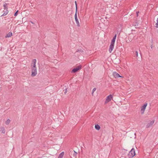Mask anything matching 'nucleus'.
<instances>
[{
    "label": "nucleus",
    "instance_id": "dca6fc26",
    "mask_svg": "<svg viewBox=\"0 0 158 158\" xmlns=\"http://www.w3.org/2000/svg\"><path fill=\"white\" fill-rule=\"evenodd\" d=\"M36 61V60L35 59H34L32 60V63H33V66H36L35 64Z\"/></svg>",
    "mask_w": 158,
    "mask_h": 158
},
{
    "label": "nucleus",
    "instance_id": "4468645a",
    "mask_svg": "<svg viewBox=\"0 0 158 158\" xmlns=\"http://www.w3.org/2000/svg\"><path fill=\"white\" fill-rule=\"evenodd\" d=\"M95 129L98 130H99L100 128V126L98 124L95 125Z\"/></svg>",
    "mask_w": 158,
    "mask_h": 158
},
{
    "label": "nucleus",
    "instance_id": "5701e85b",
    "mask_svg": "<svg viewBox=\"0 0 158 158\" xmlns=\"http://www.w3.org/2000/svg\"><path fill=\"white\" fill-rule=\"evenodd\" d=\"M116 36H117V35L116 34H115L114 36L113 37V39H114L115 40H116Z\"/></svg>",
    "mask_w": 158,
    "mask_h": 158
},
{
    "label": "nucleus",
    "instance_id": "423d86ee",
    "mask_svg": "<svg viewBox=\"0 0 158 158\" xmlns=\"http://www.w3.org/2000/svg\"><path fill=\"white\" fill-rule=\"evenodd\" d=\"M113 98V96L110 94L106 98L105 103H107L111 101V99Z\"/></svg>",
    "mask_w": 158,
    "mask_h": 158
},
{
    "label": "nucleus",
    "instance_id": "20e7f679",
    "mask_svg": "<svg viewBox=\"0 0 158 158\" xmlns=\"http://www.w3.org/2000/svg\"><path fill=\"white\" fill-rule=\"evenodd\" d=\"M81 69V65L77 66L76 68H74L71 71L72 73H75L78 71L79 70Z\"/></svg>",
    "mask_w": 158,
    "mask_h": 158
},
{
    "label": "nucleus",
    "instance_id": "2eb2a0df",
    "mask_svg": "<svg viewBox=\"0 0 158 158\" xmlns=\"http://www.w3.org/2000/svg\"><path fill=\"white\" fill-rule=\"evenodd\" d=\"M71 152L72 153H73V156L74 157H76V156L77 154V152H75L74 151H73L72 152Z\"/></svg>",
    "mask_w": 158,
    "mask_h": 158
},
{
    "label": "nucleus",
    "instance_id": "c85d7f7f",
    "mask_svg": "<svg viewBox=\"0 0 158 158\" xmlns=\"http://www.w3.org/2000/svg\"><path fill=\"white\" fill-rule=\"evenodd\" d=\"M31 23L32 24H34L32 22H31Z\"/></svg>",
    "mask_w": 158,
    "mask_h": 158
},
{
    "label": "nucleus",
    "instance_id": "bb28decb",
    "mask_svg": "<svg viewBox=\"0 0 158 158\" xmlns=\"http://www.w3.org/2000/svg\"><path fill=\"white\" fill-rule=\"evenodd\" d=\"M66 92H67V89H66V90H65V92L64 93V94H65L66 93Z\"/></svg>",
    "mask_w": 158,
    "mask_h": 158
},
{
    "label": "nucleus",
    "instance_id": "412c9836",
    "mask_svg": "<svg viewBox=\"0 0 158 158\" xmlns=\"http://www.w3.org/2000/svg\"><path fill=\"white\" fill-rule=\"evenodd\" d=\"M96 88H94L93 89V90H92V95H93V93H94V92L96 91Z\"/></svg>",
    "mask_w": 158,
    "mask_h": 158
},
{
    "label": "nucleus",
    "instance_id": "393cba45",
    "mask_svg": "<svg viewBox=\"0 0 158 158\" xmlns=\"http://www.w3.org/2000/svg\"><path fill=\"white\" fill-rule=\"evenodd\" d=\"M139 13V12L137 11L136 12V16L137 17H138V16Z\"/></svg>",
    "mask_w": 158,
    "mask_h": 158
},
{
    "label": "nucleus",
    "instance_id": "cd10ccee",
    "mask_svg": "<svg viewBox=\"0 0 158 158\" xmlns=\"http://www.w3.org/2000/svg\"><path fill=\"white\" fill-rule=\"evenodd\" d=\"M152 45H151V48H152Z\"/></svg>",
    "mask_w": 158,
    "mask_h": 158
},
{
    "label": "nucleus",
    "instance_id": "0eeeda50",
    "mask_svg": "<svg viewBox=\"0 0 158 158\" xmlns=\"http://www.w3.org/2000/svg\"><path fill=\"white\" fill-rule=\"evenodd\" d=\"M113 75L115 78H118V77H122L120 76L119 74L116 72H114L113 73Z\"/></svg>",
    "mask_w": 158,
    "mask_h": 158
},
{
    "label": "nucleus",
    "instance_id": "7ed1b4c3",
    "mask_svg": "<svg viewBox=\"0 0 158 158\" xmlns=\"http://www.w3.org/2000/svg\"><path fill=\"white\" fill-rule=\"evenodd\" d=\"M135 155V149L132 148L129 152L128 154V157L129 158H131L134 157Z\"/></svg>",
    "mask_w": 158,
    "mask_h": 158
},
{
    "label": "nucleus",
    "instance_id": "f257e3e1",
    "mask_svg": "<svg viewBox=\"0 0 158 158\" xmlns=\"http://www.w3.org/2000/svg\"><path fill=\"white\" fill-rule=\"evenodd\" d=\"M115 40V39H112L111 40L110 44V46L109 48V52L110 53L113 50L114 48Z\"/></svg>",
    "mask_w": 158,
    "mask_h": 158
},
{
    "label": "nucleus",
    "instance_id": "6ab92c4d",
    "mask_svg": "<svg viewBox=\"0 0 158 158\" xmlns=\"http://www.w3.org/2000/svg\"><path fill=\"white\" fill-rule=\"evenodd\" d=\"M77 10L76 9V13L75 14V16H74L75 19H78L77 18Z\"/></svg>",
    "mask_w": 158,
    "mask_h": 158
},
{
    "label": "nucleus",
    "instance_id": "f3484780",
    "mask_svg": "<svg viewBox=\"0 0 158 158\" xmlns=\"http://www.w3.org/2000/svg\"><path fill=\"white\" fill-rule=\"evenodd\" d=\"M10 120L9 119H8L6 122V124L7 125H8L10 122Z\"/></svg>",
    "mask_w": 158,
    "mask_h": 158
},
{
    "label": "nucleus",
    "instance_id": "aec40b11",
    "mask_svg": "<svg viewBox=\"0 0 158 158\" xmlns=\"http://www.w3.org/2000/svg\"><path fill=\"white\" fill-rule=\"evenodd\" d=\"M157 23H156V28H157L158 27V18L157 19Z\"/></svg>",
    "mask_w": 158,
    "mask_h": 158
},
{
    "label": "nucleus",
    "instance_id": "f8f14e48",
    "mask_svg": "<svg viewBox=\"0 0 158 158\" xmlns=\"http://www.w3.org/2000/svg\"><path fill=\"white\" fill-rule=\"evenodd\" d=\"M0 131H2V132L4 134L5 133L6 131L5 130V127H1L0 128Z\"/></svg>",
    "mask_w": 158,
    "mask_h": 158
},
{
    "label": "nucleus",
    "instance_id": "ddd939ff",
    "mask_svg": "<svg viewBox=\"0 0 158 158\" xmlns=\"http://www.w3.org/2000/svg\"><path fill=\"white\" fill-rule=\"evenodd\" d=\"M76 23L77 24V26L78 27H80V26L79 23V20L78 19H75Z\"/></svg>",
    "mask_w": 158,
    "mask_h": 158
},
{
    "label": "nucleus",
    "instance_id": "a878e982",
    "mask_svg": "<svg viewBox=\"0 0 158 158\" xmlns=\"http://www.w3.org/2000/svg\"><path fill=\"white\" fill-rule=\"evenodd\" d=\"M75 4H76V9L77 10V4L76 1L75 2Z\"/></svg>",
    "mask_w": 158,
    "mask_h": 158
},
{
    "label": "nucleus",
    "instance_id": "9d476101",
    "mask_svg": "<svg viewBox=\"0 0 158 158\" xmlns=\"http://www.w3.org/2000/svg\"><path fill=\"white\" fill-rule=\"evenodd\" d=\"M64 154V152H62L59 154L58 158H63Z\"/></svg>",
    "mask_w": 158,
    "mask_h": 158
},
{
    "label": "nucleus",
    "instance_id": "b1692460",
    "mask_svg": "<svg viewBox=\"0 0 158 158\" xmlns=\"http://www.w3.org/2000/svg\"><path fill=\"white\" fill-rule=\"evenodd\" d=\"M135 53H136V56H138V52L137 51L135 52Z\"/></svg>",
    "mask_w": 158,
    "mask_h": 158
},
{
    "label": "nucleus",
    "instance_id": "39448f33",
    "mask_svg": "<svg viewBox=\"0 0 158 158\" xmlns=\"http://www.w3.org/2000/svg\"><path fill=\"white\" fill-rule=\"evenodd\" d=\"M147 105V103H145L141 107L140 112L142 114L144 113L145 110Z\"/></svg>",
    "mask_w": 158,
    "mask_h": 158
},
{
    "label": "nucleus",
    "instance_id": "a211bd4d",
    "mask_svg": "<svg viewBox=\"0 0 158 158\" xmlns=\"http://www.w3.org/2000/svg\"><path fill=\"white\" fill-rule=\"evenodd\" d=\"M3 7L4 8V10L7 9V8H8L7 6V4L6 3H5V4H4Z\"/></svg>",
    "mask_w": 158,
    "mask_h": 158
},
{
    "label": "nucleus",
    "instance_id": "f03ea898",
    "mask_svg": "<svg viewBox=\"0 0 158 158\" xmlns=\"http://www.w3.org/2000/svg\"><path fill=\"white\" fill-rule=\"evenodd\" d=\"M37 74V68L36 66H33L31 69V76L32 77L35 76Z\"/></svg>",
    "mask_w": 158,
    "mask_h": 158
},
{
    "label": "nucleus",
    "instance_id": "9b49d317",
    "mask_svg": "<svg viewBox=\"0 0 158 158\" xmlns=\"http://www.w3.org/2000/svg\"><path fill=\"white\" fill-rule=\"evenodd\" d=\"M12 35V33L11 32H9L8 34H7L5 37L6 38L10 37Z\"/></svg>",
    "mask_w": 158,
    "mask_h": 158
},
{
    "label": "nucleus",
    "instance_id": "4be33fe9",
    "mask_svg": "<svg viewBox=\"0 0 158 158\" xmlns=\"http://www.w3.org/2000/svg\"><path fill=\"white\" fill-rule=\"evenodd\" d=\"M18 11H19V10H18L14 14V16H16L17 15Z\"/></svg>",
    "mask_w": 158,
    "mask_h": 158
},
{
    "label": "nucleus",
    "instance_id": "6e6552de",
    "mask_svg": "<svg viewBox=\"0 0 158 158\" xmlns=\"http://www.w3.org/2000/svg\"><path fill=\"white\" fill-rule=\"evenodd\" d=\"M154 121H152L150 122L149 123H148L147 125H146V127L147 128H148L150 127L151 126H152L154 123Z\"/></svg>",
    "mask_w": 158,
    "mask_h": 158
},
{
    "label": "nucleus",
    "instance_id": "1a4fd4ad",
    "mask_svg": "<svg viewBox=\"0 0 158 158\" xmlns=\"http://www.w3.org/2000/svg\"><path fill=\"white\" fill-rule=\"evenodd\" d=\"M4 13L1 16H4L6 15L8 13V11L7 9L4 10H3Z\"/></svg>",
    "mask_w": 158,
    "mask_h": 158
}]
</instances>
